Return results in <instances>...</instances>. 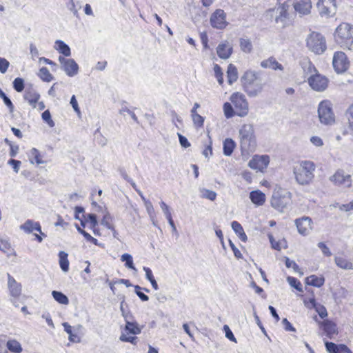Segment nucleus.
I'll use <instances>...</instances> for the list:
<instances>
[{"label": "nucleus", "instance_id": "obj_21", "mask_svg": "<svg viewBox=\"0 0 353 353\" xmlns=\"http://www.w3.org/2000/svg\"><path fill=\"white\" fill-rule=\"evenodd\" d=\"M232 52V48L229 44L221 43L216 48L218 56L223 59H228Z\"/></svg>", "mask_w": 353, "mask_h": 353}, {"label": "nucleus", "instance_id": "obj_39", "mask_svg": "<svg viewBox=\"0 0 353 353\" xmlns=\"http://www.w3.org/2000/svg\"><path fill=\"white\" fill-rule=\"evenodd\" d=\"M193 121V124L196 128H200L203 126L204 117L199 114L197 112H192L191 116Z\"/></svg>", "mask_w": 353, "mask_h": 353}, {"label": "nucleus", "instance_id": "obj_31", "mask_svg": "<svg viewBox=\"0 0 353 353\" xmlns=\"http://www.w3.org/2000/svg\"><path fill=\"white\" fill-rule=\"evenodd\" d=\"M125 330L128 334H139L141 332V327H139V325L136 322H130L126 321Z\"/></svg>", "mask_w": 353, "mask_h": 353}, {"label": "nucleus", "instance_id": "obj_18", "mask_svg": "<svg viewBox=\"0 0 353 353\" xmlns=\"http://www.w3.org/2000/svg\"><path fill=\"white\" fill-rule=\"evenodd\" d=\"M319 324L324 330L326 336L330 339H332L333 336L338 333L336 325L331 321L325 320L320 322Z\"/></svg>", "mask_w": 353, "mask_h": 353}, {"label": "nucleus", "instance_id": "obj_1", "mask_svg": "<svg viewBox=\"0 0 353 353\" xmlns=\"http://www.w3.org/2000/svg\"><path fill=\"white\" fill-rule=\"evenodd\" d=\"M315 164L310 161H302L293 167V174L296 181L301 185L312 183L314 177Z\"/></svg>", "mask_w": 353, "mask_h": 353}, {"label": "nucleus", "instance_id": "obj_24", "mask_svg": "<svg viewBox=\"0 0 353 353\" xmlns=\"http://www.w3.org/2000/svg\"><path fill=\"white\" fill-rule=\"evenodd\" d=\"M40 98V94L34 90L26 91L24 94V99L28 101L30 105L36 108L37 103Z\"/></svg>", "mask_w": 353, "mask_h": 353}, {"label": "nucleus", "instance_id": "obj_58", "mask_svg": "<svg viewBox=\"0 0 353 353\" xmlns=\"http://www.w3.org/2000/svg\"><path fill=\"white\" fill-rule=\"evenodd\" d=\"M10 65L9 61L5 58L0 57V72L3 74L6 73Z\"/></svg>", "mask_w": 353, "mask_h": 353}, {"label": "nucleus", "instance_id": "obj_9", "mask_svg": "<svg viewBox=\"0 0 353 353\" xmlns=\"http://www.w3.org/2000/svg\"><path fill=\"white\" fill-rule=\"evenodd\" d=\"M230 101L234 105L236 115L241 117L248 115L249 112V105L244 94L239 92H235L231 95Z\"/></svg>", "mask_w": 353, "mask_h": 353}, {"label": "nucleus", "instance_id": "obj_57", "mask_svg": "<svg viewBox=\"0 0 353 353\" xmlns=\"http://www.w3.org/2000/svg\"><path fill=\"white\" fill-rule=\"evenodd\" d=\"M323 3L324 6L328 7V9L331 10V12L336 11V0H321Z\"/></svg>", "mask_w": 353, "mask_h": 353}, {"label": "nucleus", "instance_id": "obj_35", "mask_svg": "<svg viewBox=\"0 0 353 353\" xmlns=\"http://www.w3.org/2000/svg\"><path fill=\"white\" fill-rule=\"evenodd\" d=\"M6 345L7 348L12 352L20 353L22 352L21 344L16 340H9Z\"/></svg>", "mask_w": 353, "mask_h": 353}, {"label": "nucleus", "instance_id": "obj_23", "mask_svg": "<svg viewBox=\"0 0 353 353\" xmlns=\"http://www.w3.org/2000/svg\"><path fill=\"white\" fill-rule=\"evenodd\" d=\"M54 48L61 54L65 57L71 54V50L68 45L61 40H57L54 43Z\"/></svg>", "mask_w": 353, "mask_h": 353}, {"label": "nucleus", "instance_id": "obj_40", "mask_svg": "<svg viewBox=\"0 0 353 353\" xmlns=\"http://www.w3.org/2000/svg\"><path fill=\"white\" fill-rule=\"evenodd\" d=\"M223 112L225 117L227 119L232 118L236 114V110L234 108H233L231 103L229 102H225L223 104Z\"/></svg>", "mask_w": 353, "mask_h": 353}, {"label": "nucleus", "instance_id": "obj_54", "mask_svg": "<svg viewBox=\"0 0 353 353\" xmlns=\"http://www.w3.org/2000/svg\"><path fill=\"white\" fill-rule=\"evenodd\" d=\"M159 204L165 218L167 219L172 218V214L169 206L164 201H161Z\"/></svg>", "mask_w": 353, "mask_h": 353}, {"label": "nucleus", "instance_id": "obj_15", "mask_svg": "<svg viewBox=\"0 0 353 353\" xmlns=\"http://www.w3.org/2000/svg\"><path fill=\"white\" fill-rule=\"evenodd\" d=\"M312 222L311 218L308 216L296 219L295 223L299 233L303 236L308 235L312 230Z\"/></svg>", "mask_w": 353, "mask_h": 353}, {"label": "nucleus", "instance_id": "obj_53", "mask_svg": "<svg viewBox=\"0 0 353 353\" xmlns=\"http://www.w3.org/2000/svg\"><path fill=\"white\" fill-rule=\"evenodd\" d=\"M314 309L321 319H324L327 316V310L323 305L317 304Z\"/></svg>", "mask_w": 353, "mask_h": 353}, {"label": "nucleus", "instance_id": "obj_56", "mask_svg": "<svg viewBox=\"0 0 353 353\" xmlns=\"http://www.w3.org/2000/svg\"><path fill=\"white\" fill-rule=\"evenodd\" d=\"M285 265L288 268H292L294 272H300V268L295 261L290 260L289 258L285 257Z\"/></svg>", "mask_w": 353, "mask_h": 353}, {"label": "nucleus", "instance_id": "obj_17", "mask_svg": "<svg viewBox=\"0 0 353 353\" xmlns=\"http://www.w3.org/2000/svg\"><path fill=\"white\" fill-rule=\"evenodd\" d=\"M8 287L10 294L13 297H19L21 293V285L16 281L9 273H8Z\"/></svg>", "mask_w": 353, "mask_h": 353}, {"label": "nucleus", "instance_id": "obj_41", "mask_svg": "<svg viewBox=\"0 0 353 353\" xmlns=\"http://www.w3.org/2000/svg\"><path fill=\"white\" fill-rule=\"evenodd\" d=\"M121 261L125 262V266L126 268L135 271L137 270L133 263L132 256L130 254H123L121 257Z\"/></svg>", "mask_w": 353, "mask_h": 353}, {"label": "nucleus", "instance_id": "obj_19", "mask_svg": "<svg viewBox=\"0 0 353 353\" xmlns=\"http://www.w3.org/2000/svg\"><path fill=\"white\" fill-rule=\"evenodd\" d=\"M295 10L301 14L310 13L312 8L310 0H299L294 5Z\"/></svg>", "mask_w": 353, "mask_h": 353}, {"label": "nucleus", "instance_id": "obj_63", "mask_svg": "<svg viewBox=\"0 0 353 353\" xmlns=\"http://www.w3.org/2000/svg\"><path fill=\"white\" fill-rule=\"evenodd\" d=\"M8 163L9 165H12L14 171L16 173H17L19 172V167H20L21 163L19 160H15V159H11L8 161Z\"/></svg>", "mask_w": 353, "mask_h": 353}, {"label": "nucleus", "instance_id": "obj_22", "mask_svg": "<svg viewBox=\"0 0 353 353\" xmlns=\"http://www.w3.org/2000/svg\"><path fill=\"white\" fill-rule=\"evenodd\" d=\"M250 199L254 204L260 206L265 201V194L259 190H253L250 193Z\"/></svg>", "mask_w": 353, "mask_h": 353}, {"label": "nucleus", "instance_id": "obj_7", "mask_svg": "<svg viewBox=\"0 0 353 353\" xmlns=\"http://www.w3.org/2000/svg\"><path fill=\"white\" fill-rule=\"evenodd\" d=\"M291 196L292 194L289 191L279 188L273 192L271 205L274 208L283 211L291 203Z\"/></svg>", "mask_w": 353, "mask_h": 353}, {"label": "nucleus", "instance_id": "obj_34", "mask_svg": "<svg viewBox=\"0 0 353 353\" xmlns=\"http://www.w3.org/2000/svg\"><path fill=\"white\" fill-rule=\"evenodd\" d=\"M52 295L54 299L60 304L68 305L69 303L68 298L61 292L54 290L52 292Z\"/></svg>", "mask_w": 353, "mask_h": 353}, {"label": "nucleus", "instance_id": "obj_50", "mask_svg": "<svg viewBox=\"0 0 353 353\" xmlns=\"http://www.w3.org/2000/svg\"><path fill=\"white\" fill-rule=\"evenodd\" d=\"M42 119L52 128L55 125L54 121L51 118V114L48 110H45L41 114Z\"/></svg>", "mask_w": 353, "mask_h": 353}, {"label": "nucleus", "instance_id": "obj_20", "mask_svg": "<svg viewBox=\"0 0 353 353\" xmlns=\"http://www.w3.org/2000/svg\"><path fill=\"white\" fill-rule=\"evenodd\" d=\"M260 65L263 68H270L274 70H279L283 71L284 69L283 66L273 57L262 61Z\"/></svg>", "mask_w": 353, "mask_h": 353}, {"label": "nucleus", "instance_id": "obj_49", "mask_svg": "<svg viewBox=\"0 0 353 353\" xmlns=\"http://www.w3.org/2000/svg\"><path fill=\"white\" fill-rule=\"evenodd\" d=\"M201 192L203 198L208 199L210 201H214L216 199V193L212 190L203 189L201 190Z\"/></svg>", "mask_w": 353, "mask_h": 353}, {"label": "nucleus", "instance_id": "obj_43", "mask_svg": "<svg viewBox=\"0 0 353 353\" xmlns=\"http://www.w3.org/2000/svg\"><path fill=\"white\" fill-rule=\"evenodd\" d=\"M269 239L273 249L279 251L282 248H286V242L284 240L281 241H276L272 235H269Z\"/></svg>", "mask_w": 353, "mask_h": 353}, {"label": "nucleus", "instance_id": "obj_27", "mask_svg": "<svg viewBox=\"0 0 353 353\" xmlns=\"http://www.w3.org/2000/svg\"><path fill=\"white\" fill-rule=\"evenodd\" d=\"M325 282L323 277H318L316 275H311L305 279V283L307 285H312L314 287L320 288Z\"/></svg>", "mask_w": 353, "mask_h": 353}, {"label": "nucleus", "instance_id": "obj_25", "mask_svg": "<svg viewBox=\"0 0 353 353\" xmlns=\"http://www.w3.org/2000/svg\"><path fill=\"white\" fill-rule=\"evenodd\" d=\"M231 225L232 230L234 231L236 235H238L239 239L242 241L245 242L248 238L241 225L239 222L234 221L232 222Z\"/></svg>", "mask_w": 353, "mask_h": 353}, {"label": "nucleus", "instance_id": "obj_45", "mask_svg": "<svg viewBox=\"0 0 353 353\" xmlns=\"http://www.w3.org/2000/svg\"><path fill=\"white\" fill-rule=\"evenodd\" d=\"M287 280L292 287L294 288L299 292H303L301 283L297 279L292 276H288Z\"/></svg>", "mask_w": 353, "mask_h": 353}, {"label": "nucleus", "instance_id": "obj_29", "mask_svg": "<svg viewBox=\"0 0 353 353\" xmlns=\"http://www.w3.org/2000/svg\"><path fill=\"white\" fill-rule=\"evenodd\" d=\"M235 146L236 143L232 139H226L223 141V149L224 155L228 157L230 156L232 154Z\"/></svg>", "mask_w": 353, "mask_h": 353}, {"label": "nucleus", "instance_id": "obj_36", "mask_svg": "<svg viewBox=\"0 0 353 353\" xmlns=\"http://www.w3.org/2000/svg\"><path fill=\"white\" fill-rule=\"evenodd\" d=\"M317 8L319 13L321 16L331 17L335 14V12H331V10L328 9V7L323 5V3L321 0H319L317 3Z\"/></svg>", "mask_w": 353, "mask_h": 353}, {"label": "nucleus", "instance_id": "obj_60", "mask_svg": "<svg viewBox=\"0 0 353 353\" xmlns=\"http://www.w3.org/2000/svg\"><path fill=\"white\" fill-rule=\"evenodd\" d=\"M223 330H224V331L225 332V337L228 338L231 341L236 343V338L234 337L232 332L231 331V330L230 329L228 325H225L223 326Z\"/></svg>", "mask_w": 353, "mask_h": 353}, {"label": "nucleus", "instance_id": "obj_10", "mask_svg": "<svg viewBox=\"0 0 353 353\" xmlns=\"http://www.w3.org/2000/svg\"><path fill=\"white\" fill-rule=\"evenodd\" d=\"M279 6L276 8L275 21L284 27L288 19V10L290 7L289 0H277Z\"/></svg>", "mask_w": 353, "mask_h": 353}, {"label": "nucleus", "instance_id": "obj_55", "mask_svg": "<svg viewBox=\"0 0 353 353\" xmlns=\"http://www.w3.org/2000/svg\"><path fill=\"white\" fill-rule=\"evenodd\" d=\"M134 289H135L136 294L139 297V299L142 301H148L149 300L148 296H147L146 294H145L143 292H142L141 291L142 290L141 287L137 285H134Z\"/></svg>", "mask_w": 353, "mask_h": 353}, {"label": "nucleus", "instance_id": "obj_61", "mask_svg": "<svg viewBox=\"0 0 353 353\" xmlns=\"http://www.w3.org/2000/svg\"><path fill=\"white\" fill-rule=\"evenodd\" d=\"M66 7L69 10H70L73 13L74 16H78V10L76 8L74 0H69L68 2L66 3Z\"/></svg>", "mask_w": 353, "mask_h": 353}, {"label": "nucleus", "instance_id": "obj_52", "mask_svg": "<svg viewBox=\"0 0 353 353\" xmlns=\"http://www.w3.org/2000/svg\"><path fill=\"white\" fill-rule=\"evenodd\" d=\"M120 341L123 342H129L133 345H136L138 342L137 336H128L125 333H122L119 337Z\"/></svg>", "mask_w": 353, "mask_h": 353}, {"label": "nucleus", "instance_id": "obj_14", "mask_svg": "<svg viewBox=\"0 0 353 353\" xmlns=\"http://www.w3.org/2000/svg\"><path fill=\"white\" fill-rule=\"evenodd\" d=\"M269 162L270 158L268 155H255L249 161L248 165L252 169L262 171L268 167Z\"/></svg>", "mask_w": 353, "mask_h": 353}, {"label": "nucleus", "instance_id": "obj_42", "mask_svg": "<svg viewBox=\"0 0 353 353\" xmlns=\"http://www.w3.org/2000/svg\"><path fill=\"white\" fill-rule=\"evenodd\" d=\"M240 47L245 53H250L252 50V44L250 39L241 38L240 39Z\"/></svg>", "mask_w": 353, "mask_h": 353}, {"label": "nucleus", "instance_id": "obj_4", "mask_svg": "<svg viewBox=\"0 0 353 353\" xmlns=\"http://www.w3.org/2000/svg\"><path fill=\"white\" fill-rule=\"evenodd\" d=\"M334 39L341 47L350 49L353 43V27L347 23H341L336 29Z\"/></svg>", "mask_w": 353, "mask_h": 353}, {"label": "nucleus", "instance_id": "obj_6", "mask_svg": "<svg viewBox=\"0 0 353 353\" xmlns=\"http://www.w3.org/2000/svg\"><path fill=\"white\" fill-rule=\"evenodd\" d=\"M307 65L308 71L312 74L314 73L307 79L310 86L315 91H324L328 85L327 78L318 73L316 68L311 62H308Z\"/></svg>", "mask_w": 353, "mask_h": 353}, {"label": "nucleus", "instance_id": "obj_16", "mask_svg": "<svg viewBox=\"0 0 353 353\" xmlns=\"http://www.w3.org/2000/svg\"><path fill=\"white\" fill-rule=\"evenodd\" d=\"M330 179L335 185H343L345 187L351 186V176L350 174H345L343 170H339L336 171L335 174L330 177Z\"/></svg>", "mask_w": 353, "mask_h": 353}, {"label": "nucleus", "instance_id": "obj_12", "mask_svg": "<svg viewBox=\"0 0 353 353\" xmlns=\"http://www.w3.org/2000/svg\"><path fill=\"white\" fill-rule=\"evenodd\" d=\"M210 24L216 29H224L228 23L226 21V14L222 9L216 10L210 17Z\"/></svg>", "mask_w": 353, "mask_h": 353}, {"label": "nucleus", "instance_id": "obj_59", "mask_svg": "<svg viewBox=\"0 0 353 353\" xmlns=\"http://www.w3.org/2000/svg\"><path fill=\"white\" fill-rule=\"evenodd\" d=\"M111 219L110 214L107 212L101 220V224L105 226L109 230H113V226L110 223L109 221Z\"/></svg>", "mask_w": 353, "mask_h": 353}, {"label": "nucleus", "instance_id": "obj_8", "mask_svg": "<svg viewBox=\"0 0 353 353\" xmlns=\"http://www.w3.org/2000/svg\"><path fill=\"white\" fill-rule=\"evenodd\" d=\"M318 114L321 123L332 125L334 123V114L332 103L328 100L322 101L318 107Z\"/></svg>", "mask_w": 353, "mask_h": 353}, {"label": "nucleus", "instance_id": "obj_5", "mask_svg": "<svg viewBox=\"0 0 353 353\" xmlns=\"http://www.w3.org/2000/svg\"><path fill=\"white\" fill-rule=\"evenodd\" d=\"M306 46L314 54H321L327 49L325 38L319 32H312L306 38Z\"/></svg>", "mask_w": 353, "mask_h": 353}, {"label": "nucleus", "instance_id": "obj_37", "mask_svg": "<svg viewBox=\"0 0 353 353\" xmlns=\"http://www.w3.org/2000/svg\"><path fill=\"white\" fill-rule=\"evenodd\" d=\"M36 221H34L31 219H28L25 221V223L20 225V229L24 231L26 233H31L34 230Z\"/></svg>", "mask_w": 353, "mask_h": 353}, {"label": "nucleus", "instance_id": "obj_3", "mask_svg": "<svg viewBox=\"0 0 353 353\" xmlns=\"http://www.w3.org/2000/svg\"><path fill=\"white\" fill-rule=\"evenodd\" d=\"M240 144L243 151L252 152L256 146L254 127L252 124H244L239 130Z\"/></svg>", "mask_w": 353, "mask_h": 353}, {"label": "nucleus", "instance_id": "obj_51", "mask_svg": "<svg viewBox=\"0 0 353 353\" xmlns=\"http://www.w3.org/2000/svg\"><path fill=\"white\" fill-rule=\"evenodd\" d=\"M214 75L217 79L219 83L221 85L223 83V72L221 68L219 65L215 64L214 67Z\"/></svg>", "mask_w": 353, "mask_h": 353}, {"label": "nucleus", "instance_id": "obj_64", "mask_svg": "<svg viewBox=\"0 0 353 353\" xmlns=\"http://www.w3.org/2000/svg\"><path fill=\"white\" fill-rule=\"evenodd\" d=\"M347 115L349 119L350 128L353 130V104L348 108Z\"/></svg>", "mask_w": 353, "mask_h": 353}, {"label": "nucleus", "instance_id": "obj_13", "mask_svg": "<svg viewBox=\"0 0 353 353\" xmlns=\"http://www.w3.org/2000/svg\"><path fill=\"white\" fill-rule=\"evenodd\" d=\"M59 61L61 63V69L68 76L74 77L78 73L79 65L74 59L59 56Z\"/></svg>", "mask_w": 353, "mask_h": 353}, {"label": "nucleus", "instance_id": "obj_2", "mask_svg": "<svg viewBox=\"0 0 353 353\" xmlns=\"http://www.w3.org/2000/svg\"><path fill=\"white\" fill-rule=\"evenodd\" d=\"M258 73L253 70H247L241 78L243 90L250 97H256L263 88V84L258 81Z\"/></svg>", "mask_w": 353, "mask_h": 353}, {"label": "nucleus", "instance_id": "obj_33", "mask_svg": "<svg viewBox=\"0 0 353 353\" xmlns=\"http://www.w3.org/2000/svg\"><path fill=\"white\" fill-rule=\"evenodd\" d=\"M334 260L338 267L343 270H353V264L347 259L343 257L336 256Z\"/></svg>", "mask_w": 353, "mask_h": 353}, {"label": "nucleus", "instance_id": "obj_28", "mask_svg": "<svg viewBox=\"0 0 353 353\" xmlns=\"http://www.w3.org/2000/svg\"><path fill=\"white\" fill-rule=\"evenodd\" d=\"M29 159L31 163L34 162L39 165L45 163L46 162L42 160L39 151L36 148H32L29 152Z\"/></svg>", "mask_w": 353, "mask_h": 353}, {"label": "nucleus", "instance_id": "obj_30", "mask_svg": "<svg viewBox=\"0 0 353 353\" xmlns=\"http://www.w3.org/2000/svg\"><path fill=\"white\" fill-rule=\"evenodd\" d=\"M62 325L64 327L65 332L69 335L70 341L72 343H79L81 341L79 336L76 334H73L72 327L68 323L64 322Z\"/></svg>", "mask_w": 353, "mask_h": 353}, {"label": "nucleus", "instance_id": "obj_26", "mask_svg": "<svg viewBox=\"0 0 353 353\" xmlns=\"http://www.w3.org/2000/svg\"><path fill=\"white\" fill-rule=\"evenodd\" d=\"M68 256V254L64 251H60L59 253V265L64 272H67L69 270V261Z\"/></svg>", "mask_w": 353, "mask_h": 353}, {"label": "nucleus", "instance_id": "obj_11", "mask_svg": "<svg viewBox=\"0 0 353 353\" xmlns=\"http://www.w3.org/2000/svg\"><path fill=\"white\" fill-rule=\"evenodd\" d=\"M332 65L337 73H343L348 69L350 62L344 52H336L333 57Z\"/></svg>", "mask_w": 353, "mask_h": 353}, {"label": "nucleus", "instance_id": "obj_48", "mask_svg": "<svg viewBox=\"0 0 353 353\" xmlns=\"http://www.w3.org/2000/svg\"><path fill=\"white\" fill-rule=\"evenodd\" d=\"M12 84L14 89L18 92H22L24 89V80L22 78H16Z\"/></svg>", "mask_w": 353, "mask_h": 353}, {"label": "nucleus", "instance_id": "obj_62", "mask_svg": "<svg viewBox=\"0 0 353 353\" xmlns=\"http://www.w3.org/2000/svg\"><path fill=\"white\" fill-rule=\"evenodd\" d=\"M318 247L319 249H321L324 255L327 256H330L332 255V252H330V249L324 243L319 242L318 243Z\"/></svg>", "mask_w": 353, "mask_h": 353}, {"label": "nucleus", "instance_id": "obj_38", "mask_svg": "<svg viewBox=\"0 0 353 353\" xmlns=\"http://www.w3.org/2000/svg\"><path fill=\"white\" fill-rule=\"evenodd\" d=\"M39 77L46 82H50L53 80L54 77L49 72L48 69L46 67H42L39 70Z\"/></svg>", "mask_w": 353, "mask_h": 353}, {"label": "nucleus", "instance_id": "obj_32", "mask_svg": "<svg viewBox=\"0 0 353 353\" xmlns=\"http://www.w3.org/2000/svg\"><path fill=\"white\" fill-rule=\"evenodd\" d=\"M228 81L229 84H232L238 79V72L236 68L232 64H230L227 71Z\"/></svg>", "mask_w": 353, "mask_h": 353}, {"label": "nucleus", "instance_id": "obj_46", "mask_svg": "<svg viewBox=\"0 0 353 353\" xmlns=\"http://www.w3.org/2000/svg\"><path fill=\"white\" fill-rule=\"evenodd\" d=\"M94 136L97 139V141L99 145H101L102 147L107 145L108 140L107 139L103 136V134L101 133L99 128L97 129L94 132Z\"/></svg>", "mask_w": 353, "mask_h": 353}, {"label": "nucleus", "instance_id": "obj_47", "mask_svg": "<svg viewBox=\"0 0 353 353\" xmlns=\"http://www.w3.org/2000/svg\"><path fill=\"white\" fill-rule=\"evenodd\" d=\"M325 346L329 353H339L341 344L336 345L334 343L326 341L325 342Z\"/></svg>", "mask_w": 353, "mask_h": 353}, {"label": "nucleus", "instance_id": "obj_44", "mask_svg": "<svg viewBox=\"0 0 353 353\" xmlns=\"http://www.w3.org/2000/svg\"><path fill=\"white\" fill-rule=\"evenodd\" d=\"M0 97L3 99L5 105L8 108L10 112H13L14 105L11 100L6 96L3 91L0 88Z\"/></svg>", "mask_w": 353, "mask_h": 353}]
</instances>
